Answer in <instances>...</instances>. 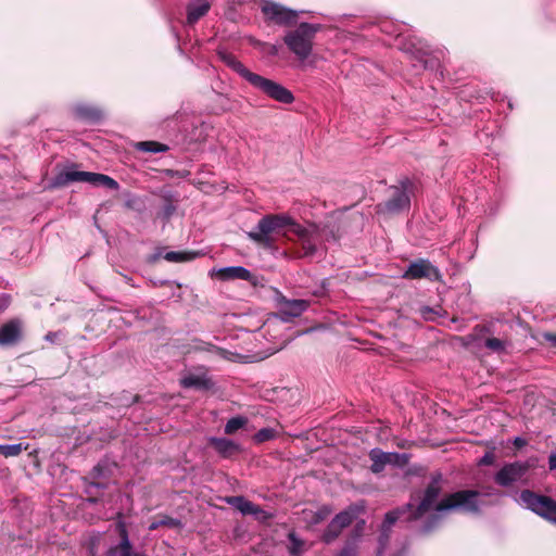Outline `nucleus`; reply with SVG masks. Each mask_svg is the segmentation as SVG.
<instances>
[{
  "instance_id": "nucleus-8",
  "label": "nucleus",
  "mask_w": 556,
  "mask_h": 556,
  "mask_svg": "<svg viewBox=\"0 0 556 556\" xmlns=\"http://www.w3.org/2000/svg\"><path fill=\"white\" fill-rule=\"evenodd\" d=\"M261 12L267 25H277L282 27L296 25L300 17L298 11L270 0L261 1Z\"/></svg>"
},
{
  "instance_id": "nucleus-31",
  "label": "nucleus",
  "mask_w": 556,
  "mask_h": 556,
  "mask_svg": "<svg viewBox=\"0 0 556 556\" xmlns=\"http://www.w3.org/2000/svg\"><path fill=\"white\" fill-rule=\"evenodd\" d=\"M247 422H248L247 417H243V416L232 417L227 421L224 431L228 435L233 434L236 431L243 428L247 425Z\"/></svg>"
},
{
  "instance_id": "nucleus-20",
  "label": "nucleus",
  "mask_w": 556,
  "mask_h": 556,
  "mask_svg": "<svg viewBox=\"0 0 556 556\" xmlns=\"http://www.w3.org/2000/svg\"><path fill=\"white\" fill-rule=\"evenodd\" d=\"M371 460L370 470L374 473H380L383 471L386 465L396 463L399 458L397 453H386L378 448L371 450L369 453Z\"/></svg>"
},
{
  "instance_id": "nucleus-18",
  "label": "nucleus",
  "mask_w": 556,
  "mask_h": 556,
  "mask_svg": "<svg viewBox=\"0 0 556 556\" xmlns=\"http://www.w3.org/2000/svg\"><path fill=\"white\" fill-rule=\"evenodd\" d=\"M216 276L218 277V279L224 281L239 279L250 281L253 285H255V277L253 276V274L242 266H230L220 268L217 270Z\"/></svg>"
},
{
  "instance_id": "nucleus-28",
  "label": "nucleus",
  "mask_w": 556,
  "mask_h": 556,
  "mask_svg": "<svg viewBox=\"0 0 556 556\" xmlns=\"http://www.w3.org/2000/svg\"><path fill=\"white\" fill-rule=\"evenodd\" d=\"M366 522L364 519L357 520L351 531L344 544L358 548V541L364 535Z\"/></svg>"
},
{
  "instance_id": "nucleus-45",
  "label": "nucleus",
  "mask_w": 556,
  "mask_h": 556,
  "mask_svg": "<svg viewBox=\"0 0 556 556\" xmlns=\"http://www.w3.org/2000/svg\"><path fill=\"white\" fill-rule=\"evenodd\" d=\"M326 236H331L334 240L339 239V237L334 235L333 230H330L328 233H326Z\"/></svg>"
},
{
  "instance_id": "nucleus-5",
  "label": "nucleus",
  "mask_w": 556,
  "mask_h": 556,
  "mask_svg": "<svg viewBox=\"0 0 556 556\" xmlns=\"http://www.w3.org/2000/svg\"><path fill=\"white\" fill-rule=\"evenodd\" d=\"M481 494L476 490H459L445 495L435 505L437 511L458 510L465 514L480 513Z\"/></svg>"
},
{
  "instance_id": "nucleus-2",
  "label": "nucleus",
  "mask_w": 556,
  "mask_h": 556,
  "mask_svg": "<svg viewBox=\"0 0 556 556\" xmlns=\"http://www.w3.org/2000/svg\"><path fill=\"white\" fill-rule=\"evenodd\" d=\"M218 56L228 67L268 98L283 104H291L294 101V96L289 89L275 80L251 72L232 53L219 51Z\"/></svg>"
},
{
  "instance_id": "nucleus-21",
  "label": "nucleus",
  "mask_w": 556,
  "mask_h": 556,
  "mask_svg": "<svg viewBox=\"0 0 556 556\" xmlns=\"http://www.w3.org/2000/svg\"><path fill=\"white\" fill-rule=\"evenodd\" d=\"M208 445L224 458H231L241 451L237 443L226 438H210Z\"/></svg>"
},
{
  "instance_id": "nucleus-34",
  "label": "nucleus",
  "mask_w": 556,
  "mask_h": 556,
  "mask_svg": "<svg viewBox=\"0 0 556 556\" xmlns=\"http://www.w3.org/2000/svg\"><path fill=\"white\" fill-rule=\"evenodd\" d=\"M288 539H289V541L291 543V545L289 546L290 554H292V555L299 554L302 551L303 546H304V541L299 539L296 536L295 532H290L288 534Z\"/></svg>"
},
{
  "instance_id": "nucleus-15",
  "label": "nucleus",
  "mask_w": 556,
  "mask_h": 556,
  "mask_svg": "<svg viewBox=\"0 0 556 556\" xmlns=\"http://www.w3.org/2000/svg\"><path fill=\"white\" fill-rule=\"evenodd\" d=\"M279 305L278 314L285 321H288L292 317L300 316L308 307V302L305 300H289L281 293L277 298Z\"/></svg>"
},
{
  "instance_id": "nucleus-30",
  "label": "nucleus",
  "mask_w": 556,
  "mask_h": 556,
  "mask_svg": "<svg viewBox=\"0 0 556 556\" xmlns=\"http://www.w3.org/2000/svg\"><path fill=\"white\" fill-rule=\"evenodd\" d=\"M135 147L138 151L147 153L166 152L168 150L166 144L152 140L137 142Z\"/></svg>"
},
{
  "instance_id": "nucleus-7",
  "label": "nucleus",
  "mask_w": 556,
  "mask_h": 556,
  "mask_svg": "<svg viewBox=\"0 0 556 556\" xmlns=\"http://www.w3.org/2000/svg\"><path fill=\"white\" fill-rule=\"evenodd\" d=\"M538 465L536 457H529L527 460H516L505 464L494 476V482L503 488H509L514 483H527V475Z\"/></svg>"
},
{
  "instance_id": "nucleus-6",
  "label": "nucleus",
  "mask_w": 556,
  "mask_h": 556,
  "mask_svg": "<svg viewBox=\"0 0 556 556\" xmlns=\"http://www.w3.org/2000/svg\"><path fill=\"white\" fill-rule=\"evenodd\" d=\"M442 481L443 476L440 471L431 473V480L424 491L420 503L417 506L412 503L404 505L410 506L406 514L405 521L418 520L431 509L435 510V505L438 504L437 500L442 491Z\"/></svg>"
},
{
  "instance_id": "nucleus-25",
  "label": "nucleus",
  "mask_w": 556,
  "mask_h": 556,
  "mask_svg": "<svg viewBox=\"0 0 556 556\" xmlns=\"http://www.w3.org/2000/svg\"><path fill=\"white\" fill-rule=\"evenodd\" d=\"M75 114L78 118L92 123H97L103 118V112L90 105H78L75 109Z\"/></svg>"
},
{
  "instance_id": "nucleus-48",
  "label": "nucleus",
  "mask_w": 556,
  "mask_h": 556,
  "mask_svg": "<svg viewBox=\"0 0 556 556\" xmlns=\"http://www.w3.org/2000/svg\"><path fill=\"white\" fill-rule=\"evenodd\" d=\"M327 229H329V226H326V228L324 229L325 235L328 233Z\"/></svg>"
},
{
  "instance_id": "nucleus-12",
  "label": "nucleus",
  "mask_w": 556,
  "mask_h": 556,
  "mask_svg": "<svg viewBox=\"0 0 556 556\" xmlns=\"http://www.w3.org/2000/svg\"><path fill=\"white\" fill-rule=\"evenodd\" d=\"M402 278L406 280L426 279L431 282H443L442 273L428 258L412 261L403 273Z\"/></svg>"
},
{
  "instance_id": "nucleus-10",
  "label": "nucleus",
  "mask_w": 556,
  "mask_h": 556,
  "mask_svg": "<svg viewBox=\"0 0 556 556\" xmlns=\"http://www.w3.org/2000/svg\"><path fill=\"white\" fill-rule=\"evenodd\" d=\"M362 510L363 507L353 504L337 514L324 530L321 534V541L325 544H331L334 542L341 535L343 530L350 527L356 520Z\"/></svg>"
},
{
  "instance_id": "nucleus-40",
  "label": "nucleus",
  "mask_w": 556,
  "mask_h": 556,
  "mask_svg": "<svg viewBox=\"0 0 556 556\" xmlns=\"http://www.w3.org/2000/svg\"><path fill=\"white\" fill-rule=\"evenodd\" d=\"M417 45L419 46L416 48L418 53L421 55H427L429 53L428 47L421 40H417ZM413 47H416V43H413Z\"/></svg>"
},
{
  "instance_id": "nucleus-38",
  "label": "nucleus",
  "mask_w": 556,
  "mask_h": 556,
  "mask_svg": "<svg viewBox=\"0 0 556 556\" xmlns=\"http://www.w3.org/2000/svg\"><path fill=\"white\" fill-rule=\"evenodd\" d=\"M357 549L358 548H356V547L344 544V546L338 553L337 556H357Z\"/></svg>"
},
{
  "instance_id": "nucleus-19",
  "label": "nucleus",
  "mask_w": 556,
  "mask_h": 556,
  "mask_svg": "<svg viewBox=\"0 0 556 556\" xmlns=\"http://www.w3.org/2000/svg\"><path fill=\"white\" fill-rule=\"evenodd\" d=\"M119 543L108 551V556H132V545L128 538V531L124 522L117 523Z\"/></svg>"
},
{
  "instance_id": "nucleus-46",
  "label": "nucleus",
  "mask_w": 556,
  "mask_h": 556,
  "mask_svg": "<svg viewBox=\"0 0 556 556\" xmlns=\"http://www.w3.org/2000/svg\"><path fill=\"white\" fill-rule=\"evenodd\" d=\"M421 312H422V314L425 315V313H426V312H431V308H429V307H425Z\"/></svg>"
},
{
  "instance_id": "nucleus-37",
  "label": "nucleus",
  "mask_w": 556,
  "mask_h": 556,
  "mask_svg": "<svg viewBox=\"0 0 556 556\" xmlns=\"http://www.w3.org/2000/svg\"><path fill=\"white\" fill-rule=\"evenodd\" d=\"M495 463V454L493 451H488L479 460V465L481 466H491Z\"/></svg>"
},
{
  "instance_id": "nucleus-13",
  "label": "nucleus",
  "mask_w": 556,
  "mask_h": 556,
  "mask_svg": "<svg viewBox=\"0 0 556 556\" xmlns=\"http://www.w3.org/2000/svg\"><path fill=\"white\" fill-rule=\"evenodd\" d=\"M24 338V324L20 318H12L0 326V346L17 345Z\"/></svg>"
},
{
  "instance_id": "nucleus-22",
  "label": "nucleus",
  "mask_w": 556,
  "mask_h": 556,
  "mask_svg": "<svg viewBox=\"0 0 556 556\" xmlns=\"http://www.w3.org/2000/svg\"><path fill=\"white\" fill-rule=\"evenodd\" d=\"M178 199L170 193H164L161 195V206L156 212V218H160L164 223H168L177 210Z\"/></svg>"
},
{
  "instance_id": "nucleus-44",
  "label": "nucleus",
  "mask_w": 556,
  "mask_h": 556,
  "mask_svg": "<svg viewBox=\"0 0 556 556\" xmlns=\"http://www.w3.org/2000/svg\"><path fill=\"white\" fill-rule=\"evenodd\" d=\"M89 497L87 498V501L89 503H92V504H97L99 502V498L97 496H93V492L91 491V494H88Z\"/></svg>"
},
{
  "instance_id": "nucleus-14",
  "label": "nucleus",
  "mask_w": 556,
  "mask_h": 556,
  "mask_svg": "<svg viewBox=\"0 0 556 556\" xmlns=\"http://www.w3.org/2000/svg\"><path fill=\"white\" fill-rule=\"evenodd\" d=\"M409 507L410 506H401L386 514L383 522L381 525L380 535L378 539L380 545L379 552L384 549V547L387 546L390 540L392 526L399 520H405Z\"/></svg>"
},
{
  "instance_id": "nucleus-39",
  "label": "nucleus",
  "mask_w": 556,
  "mask_h": 556,
  "mask_svg": "<svg viewBox=\"0 0 556 556\" xmlns=\"http://www.w3.org/2000/svg\"><path fill=\"white\" fill-rule=\"evenodd\" d=\"M542 339L548 342L553 348H556V333L545 331L542 333Z\"/></svg>"
},
{
  "instance_id": "nucleus-49",
  "label": "nucleus",
  "mask_w": 556,
  "mask_h": 556,
  "mask_svg": "<svg viewBox=\"0 0 556 556\" xmlns=\"http://www.w3.org/2000/svg\"><path fill=\"white\" fill-rule=\"evenodd\" d=\"M431 521H432V522H435V521H437V517H432V518H431Z\"/></svg>"
},
{
  "instance_id": "nucleus-16",
  "label": "nucleus",
  "mask_w": 556,
  "mask_h": 556,
  "mask_svg": "<svg viewBox=\"0 0 556 556\" xmlns=\"http://www.w3.org/2000/svg\"><path fill=\"white\" fill-rule=\"evenodd\" d=\"M110 477L109 466L104 463H98L92 470L89 472V476L84 478L86 483V494H91V489H106L108 484L102 482V478Z\"/></svg>"
},
{
  "instance_id": "nucleus-17",
  "label": "nucleus",
  "mask_w": 556,
  "mask_h": 556,
  "mask_svg": "<svg viewBox=\"0 0 556 556\" xmlns=\"http://www.w3.org/2000/svg\"><path fill=\"white\" fill-rule=\"evenodd\" d=\"M226 502L236 507L243 515H255L257 518H268L269 515L263 510L258 505H255L251 501L245 500L243 496H230L226 498Z\"/></svg>"
},
{
  "instance_id": "nucleus-26",
  "label": "nucleus",
  "mask_w": 556,
  "mask_h": 556,
  "mask_svg": "<svg viewBox=\"0 0 556 556\" xmlns=\"http://www.w3.org/2000/svg\"><path fill=\"white\" fill-rule=\"evenodd\" d=\"M193 350L201 351V352H210V353L217 355L218 357H220L223 359H228V361H231L232 356L235 355V353H232L226 349H223V348L216 346L212 343L203 342V341H199L198 344H195L193 346Z\"/></svg>"
},
{
  "instance_id": "nucleus-24",
  "label": "nucleus",
  "mask_w": 556,
  "mask_h": 556,
  "mask_svg": "<svg viewBox=\"0 0 556 556\" xmlns=\"http://www.w3.org/2000/svg\"><path fill=\"white\" fill-rule=\"evenodd\" d=\"M180 384L186 389L208 390L213 382L205 375H188L180 380Z\"/></svg>"
},
{
  "instance_id": "nucleus-36",
  "label": "nucleus",
  "mask_w": 556,
  "mask_h": 556,
  "mask_svg": "<svg viewBox=\"0 0 556 556\" xmlns=\"http://www.w3.org/2000/svg\"><path fill=\"white\" fill-rule=\"evenodd\" d=\"M331 514V508L328 506L320 507L317 511L314 513L312 517L313 523H320Z\"/></svg>"
},
{
  "instance_id": "nucleus-32",
  "label": "nucleus",
  "mask_w": 556,
  "mask_h": 556,
  "mask_svg": "<svg viewBox=\"0 0 556 556\" xmlns=\"http://www.w3.org/2000/svg\"><path fill=\"white\" fill-rule=\"evenodd\" d=\"M507 342L504 340H501L498 338H488L484 341V346L497 354H501L506 351Z\"/></svg>"
},
{
  "instance_id": "nucleus-11",
  "label": "nucleus",
  "mask_w": 556,
  "mask_h": 556,
  "mask_svg": "<svg viewBox=\"0 0 556 556\" xmlns=\"http://www.w3.org/2000/svg\"><path fill=\"white\" fill-rule=\"evenodd\" d=\"M412 187V181L405 178L400 181L399 186L389 188V199L376 206L377 213L397 214L409 206L410 200L407 194Z\"/></svg>"
},
{
  "instance_id": "nucleus-50",
  "label": "nucleus",
  "mask_w": 556,
  "mask_h": 556,
  "mask_svg": "<svg viewBox=\"0 0 556 556\" xmlns=\"http://www.w3.org/2000/svg\"><path fill=\"white\" fill-rule=\"evenodd\" d=\"M425 67H428V61L425 60Z\"/></svg>"
},
{
  "instance_id": "nucleus-1",
  "label": "nucleus",
  "mask_w": 556,
  "mask_h": 556,
  "mask_svg": "<svg viewBox=\"0 0 556 556\" xmlns=\"http://www.w3.org/2000/svg\"><path fill=\"white\" fill-rule=\"evenodd\" d=\"M295 237L301 245L299 257L312 256L316 252V244L306 228L286 214H267L263 216L256 227L248 232V238L263 249H278V241L282 238L293 240Z\"/></svg>"
},
{
  "instance_id": "nucleus-4",
  "label": "nucleus",
  "mask_w": 556,
  "mask_h": 556,
  "mask_svg": "<svg viewBox=\"0 0 556 556\" xmlns=\"http://www.w3.org/2000/svg\"><path fill=\"white\" fill-rule=\"evenodd\" d=\"M319 29V24L301 23L295 29L286 34L283 41L289 50L303 61L311 55L313 40Z\"/></svg>"
},
{
  "instance_id": "nucleus-3",
  "label": "nucleus",
  "mask_w": 556,
  "mask_h": 556,
  "mask_svg": "<svg viewBox=\"0 0 556 556\" xmlns=\"http://www.w3.org/2000/svg\"><path fill=\"white\" fill-rule=\"evenodd\" d=\"M79 164L72 163L60 169L49 181L47 189L55 190L67 187L72 182H88L92 186H103L111 190L119 188L118 182L112 177L92 172L78 170Z\"/></svg>"
},
{
  "instance_id": "nucleus-41",
  "label": "nucleus",
  "mask_w": 556,
  "mask_h": 556,
  "mask_svg": "<svg viewBox=\"0 0 556 556\" xmlns=\"http://www.w3.org/2000/svg\"><path fill=\"white\" fill-rule=\"evenodd\" d=\"M9 306V298L4 294L0 295V314Z\"/></svg>"
},
{
  "instance_id": "nucleus-29",
  "label": "nucleus",
  "mask_w": 556,
  "mask_h": 556,
  "mask_svg": "<svg viewBox=\"0 0 556 556\" xmlns=\"http://www.w3.org/2000/svg\"><path fill=\"white\" fill-rule=\"evenodd\" d=\"M180 521L167 515H160L150 523L149 530L154 531L161 527L178 528Z\"/></svg>"
},
{
  "instance_id": "nucleus-33",
  "label": "nucleus",
  "mask_w": 556,
  "mask_h": 556,
  "mask_svg": "<svg viewBox=\"0 0 556 556\" xmlns=\"http://www.w3.org/2000/svg\"><path fill=\"white\" fill-rule=\"evenodd\" d=\"M277 437L276 430L271 428H263L253 435V441L257 444L270 441Z\"/></svg>"
},
{
  "instance_id": "nucleus-23",
  "label": "nucleus",
  "mask_w": 556,
  "mask_h": 556,
  "mask_svg": "<svg viewBox=\"0 0 556 556\" xmlns=\"http://www.w3.org/2000/svg\"><path fill=\"white\" fill-rule=\"evenodd\" d=\"M211 4L206 0H192L187 7V22L192 25L203 17L210 10Z\"/></svg>"
},
{
  "instance_id": "nucleus-9",
  "label": "nucleus",
  "mask_w": 556,
  "mask_h": 556,
  "mask_svg": "<svg viewBox=\"0 0 556 556\" xmlns=\"http://www.w3.org/2000/svg\"><path fill=\"white\" fill-rule=\"evenodd\" d=\"M520 500L528 509L548 522L556 523V501L554 498L531 490H522Z\"/></svg>"
},
{
  "instance_id": "nucleus-42",
  "label": "nucleus",
  "mask_w": 556,
  "mask_h": 556,
  "mask_svg": "<svg viewBox=\"0 0 556 556\" xmlns=\"http://www.w3.org/2000/svg\"><path fill=\"white\" fill-rule=\"evenodd\" d=\"M549 470H556V454H551L548 457Z\"/></svg>"
},
{
  "instance_id": "nucleus-43",
  "label": "nucleus",
  "mask_w": 556,
  "mask_h": 556,
  "mask_svg": "<svg viewBox=\"0 0 556 556\" xmlns=\"http://www.w3.org/2000/svg\"><path fill=\"white\" fill-rule=\"evenodd\" d=\"M526 444H527V441H526L525 439H522V438L517 437V438H515V440H514V445H515L517 448H521V447H523Z\"/></svg>"
},
{
  "instance_id": "nucleus-47",
  "label": "nucleus",
  "mask_w": 556,
  "mask_h": 556,
  "mask_svg": "<svg viewBox=\"0 0 556 556\" xmlns=\"http://www.w3.org/2000/svg\"><path fill=\"white\" fill-rule=\"evenodd\" d=\"M276 52H277V49H276V47L273 46L271 47V53L275 54Z\"/></svg>"
},
{
  "instance_id": "nucleus-35",
  "label": "nucleus",
  "mask_w": 556,
  "mask_h": 556,
  "mask_svg": "<svg viewBox=\"0 0 556 556\" xmlns=\"http://www.w3.org/2000/svg\"><path fill=\"white\" fill-rule=\"evenodd\" d=\"M22 444L0 445V454L4 457L17 456L22 453Z\"/></svg>"
},
{
  "instance_id": "nucleus-27",
  "label": "nucleus",
  "mask_w": 556,
  "mask_h": 556,
  "mask_svg": "<svg viewBox=\"0 0 556 556\" xmlns=\"http://www.w3.org/2000/svg\"><path fill=\"white\" fill-rule=\"evenodd\" d=\"M201 255L198 251H170L164 255V260L172 263H186Z\"/></svg>"
}]
</instances>
